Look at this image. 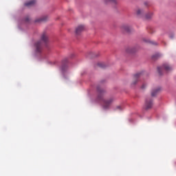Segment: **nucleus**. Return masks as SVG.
<instances>
[{"mask_svg": "<svg viewBox=\"0 0 176 176\" xmlns=\"http://www.w3.org/2000/svg\"><path fill=\"white\" fill-rule=\"evenodd\" d=\"M35 3H36V1L31 0L30 1L26 2L25 3V6H28V8H30V6H34V5H35Z\"/></svg>", "mask_w": 176, "mask_h": 176, "instance_id": "9d476101", "label": "nucleus"}, {"mask_svg": "<svg viewBox=\"0 0 176 176\" xmlns=\"http://www.w3.org/2000/svg\"><path fill=\"white\" fill-rule=\"evenodd\" d=\"M145 86H146L145 84H143L142 86V89H145Z\"/></svg>", "mask_w": 176, "mask_h": 176, "instance_id": "412c9836", "label": "nucleus"}, {"mask_svg": "<svg viewBox=\"0 0 176 176\" xmlns=\"http://www.w3.org/2000/svg\"><path fill=\"white\" fill-rule=\"evenodd\" d=\"M137 14L138 16H142V14H144V10H138Z\"/></svg>", "mask_w": 176, "mask_h": 176, "instance_id": "dca6fc26", "label": "nucleus"}, {"mask_svg": "<svg viewBox=\"0 0 176 176\" xmlns=\"http://www.w3.org/2000/svg\"><path fill=\"white\" fill-rule=\"evenodd\" d=\"M85 31V25H80L77 28H76V35H80L81 32H83Z\"/></svg>", "mask_w": 176, "mask_h": 176, "instance_id": "39448f33", "label": "nucleus"}, {"mask_svg": "<svg viewBox=\"0 0 176 176\" xmlns=\"http://www.w3.org/2000/svg\"><path fill=\"white\" fill-rule=\"evenodd\" d=\"M160 54H155V55L153 56L152 58L153 60H157L159 57H160Z\"/></svg>", "mask_w": 176, "mask_h": 176, "instance_id": "f3484780", "label": "nucleus"}, {"mask_svg": "<svg viewBox=\"0 0 176 176\" xmlns=\"http://www.w3.org/2000/svg\"><path fill=\"white\" fill-rule=\"evenodd\" d=\"M135 52H137V50H135V48L128 47L126 50V52L128 53L129 54L135 53Z\"/></svg>", "mask_w": 176, "mask_h": 176, "instance_id": "f8f14e48", "label": "nucleus"}, {"mask_svg": "<svg viewBox=\"0 0 176 176\" xmlns=\"http://www.w3.org/2000/svg\"><path fill=\"white\" fill-rule=\"evenodd\" d=\"M106 5L108 3H111V5H116L118 3V0H104Z\"/></svg>", "mask_w": 176, "mask_h": 176, "instance_id": "9b49d317", "label": "nucleus"}, {"mask_svg": "<svg viewBox=\"0 0 176 176\" xmlns=\"http://www.w3.org/2000/svg\"><path fill=\"white\" fill-rule=\"evenodd\" d=\"M47 34H46V33H43L41 35V40L36 41L34 44L36 53H42V50H43V44L47 43Z\"/></svg>", "mask_w": 176, "mask_h": 176, "instance_id": "f03ea898", "label": "nucleus"}, {"mask_svg": "<svg viewBox=\"0 0 176 176\" xmlns=\"http://www.w3.org/2000/svg\"><path fill=\"white\" fill-rule=\"evenodd\" d=\"M161 90H162V89H160V87H158V88H156V89H153V90L151 91V96H152V97H155L158 93H160V91H161Z\"/></svg>", "mask_w": 176, "mask_h": 176, "instance_id": "1a4fd4ad", "label": "nucleus"}, {"mask_svg": "<svg viewBox=\"0 0 176 176\" xmlns=\"http://www.w3.org/2000/svg\"><path fill=\"white\" fill-rule=\"evenodd\" d=\"M121 29L125 32H130L131 31V27L129 25H122Z\"/></svg>", "mask_w": 176, "mask_h": 176, "instance_id": "0eeeda50", "label": "nucleus"}, {"mask_svg": "<svg viewBox=\"0 0 176 176\" xmlns=\"http://www.w3.org/2000/svg\"><path fill=\"white\" fill-rule=\"evenodd\" d=\"M144 5H146V6L148 5V3H144Z\"/></svg>", "mask_w": 176, "mask_h": 176, "instance_id": "5701e85b", "label": "nucleus"}, {"mask_svg": "<svg viewBox=\"0 0 176 176\" xmlns=\"http://www.w3.org/2000/svg\"><path fill=\"white\" fill-rule=\"evenodd\" d=\"M97 92H98V101H102L103 102V107L104 108H109L112 102L115 101V98H110L107 100H104V96L105 95V90L102 89L101 87H97Z\"/></svg>", "mask_w": 176, "mask_h": 176, "instance_id": "f257e3e1", "label": "nucleus"}, {"mask_svg": "<svg viewBox=\"0 0 176 176\" xmlns=\"http://www.w3.org/2000/svg\"><path fill=\"white\" fill-rule=\"evenodd\" d=\"M141 75H142V73H137L133 76V81L132 82V85H137V83H138V79L141 78Z\"/></svg>", "mask_w": 176, "mask_h": 176, "instance_id": "423d86ee", "label": "nucleus"}, {"mask_svg": "<svg viewBox=\"0 0 176 176\" xmlns=\"http://www.w3.org/2000/svg\"><path fill=\"white\" fill-rule=\"evenodd\" d=\"M170 39H173V38H174V34L170 35Z\"/></svg>", "mask_w": 176, "mask_h": 176, "instance_id": "aec40b11", "label": "nucleus"}, {"mask_svg": "<svg viewBox=\"0 0 176 176\" xmlns=\"http://www.w3.org/2000/svg\"><path fill=\"white\" fill-rule=\"evenodd\" d=\"M25 21L28 22L30 21V18L29 17H26L25 19Z\"/></svg>", "mask_w": 176, "mask_h": 176, "instance_id": "6ab92c4d", "label": "nucleus"}, {"mask_svg": "<svg viewBox=\"0 0 176 176\" xmlns=\"http://www.w3.org/2000/svg\"><path fill=\"white\" fill-rule=\"evenodd\" d=\"M153 107V101L151 98H146L144 104L145 109H151Z\"/></svg>", "mask_w": 176, "mask_h": 176, "instance_id": "20e7f679", "label": "nucleus"}, {"mask_svg": "<svg viewBox=\"0 0 176 176\" xmlns=\"http://www.w3.org/2000/svg\"><path fill=\"white\" fill-rule=\"evenodd\" d=\"M116 109H118V111H122V109H123V107L122 106H118L116 107Z\"/></svg>", "mask_w": 176, "mask_h": 176, "instance_id": "a211bd4d", "label": "nucleus"}, {"mask_svg": "<svg viewBox=\"0 0 176 176\" xmlns=\"http://www.w3.org/2000/svg\"><path fill=\"white\" fill-rule=\"evenodd\" d=\"M47 16H42L41 18H38L37 19L35 20V23H43V21H47Z\"/></svg>", "mask_w": 176, "mask_h": 176, "instance_id": "6e6552de", "label": "nucleus"}, {"mask_svg": "<svg viewBox=\"0 0 176 176\" xmlns=\"http://www.w3.org/2000/svg\"><path fill=\"white\" fill-rule=\"evenodd\" d=\"M152 16H153V13L146 14L145 15V19H146V20H149L150 19H152Z\"/></svg>", "mask_w": 176, "mask_h": 176, "instance_id": "4468645a", "label": "nucleus"}, {"mask_svg": "<svg viewBox=\"0 0 176 176\" xmlns=\"http://www.w3.org/2000/svg\"><path fill=\"white\" fill-rule=\"evenodd\" d=\"M143 42L146 43H151V45H157V43L155 41H151L150 39L143 38Z\"/></svg>", "mask_w": 176, "mask_h": 176, "instance_id": "ddd939ff", "label": "nucleus"}, {"mask_svg": "<svg viewBox=\"0 0 176 176\" xmlns=\"http://www.w3.org/2000/svg\"><path fill=\"white\" fill-rule=\"evenodd\" d=\"M64 69H64V67H62V70H63V71H64Z\"/></svg>", "mask_w": 176, "mask_h": 176, "instance_id": "4be33fe9", "label": "nucleus"}, {"mask_svg": "<svg viewBox=\"0 0 176 176\" xmlns=\"http://www.w3.org/2000/svg\"><path fill=\"white\" fill-rule=\"evenodd\" d=\"M163 69H165V71H171L173 69V67H171L167 63L164 64L162 67H158L157 71L160 75H163V73H162Z\"/></svg>", "mask_w": 176, "mask_h": 176, "instance_id": "7ed1b4c3", "label": "nucleus"}, {"mask_svg": "<svg viewBox=\"0 0 176 176\" xmlns=\"http://www.w3.org/2000/svg\"><path fill=\"white\" fill-rule=\"evenodd\" d=\"M98 66L100 67V68H106L107 67V65H105V63H98Z\"/></svg>", "mask_w": 176, "mask_h": 176, "instance_id": "2eb2a0df", "label": "nucleus"}]
</instances>
